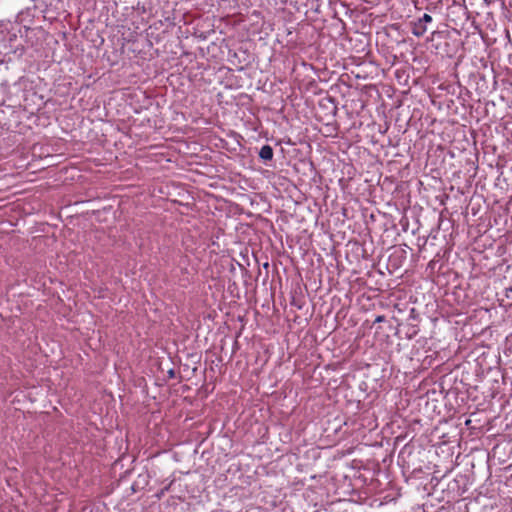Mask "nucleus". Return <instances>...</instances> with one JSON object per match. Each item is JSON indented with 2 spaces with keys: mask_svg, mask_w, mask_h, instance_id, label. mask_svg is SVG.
I'll use <instances>...</instances> for the list:
<instances>
[{
  "mask_svg": "<svg viewBox=\"0 0 512 512\" xmlns=\"http://www.w3.org/2000/svg\"><path fill=\"white\" fill-rule=\"evenodd\" d=\"M0 44L4 54L14 53L19 55L24 51L22 19L18 15L15 21L0 22Z\"/></svg>",
  "mask_w": 512,
  "mask_h": 512,
  "instance_id": "nucleus-1",
  "label": "nucleus"
},
{
  "mask_svg": "<svg viewBox=\"0 0 512 512\" xmlns=\"http://www.w3.org/2000/svg\"><path fill=\"white\" fill-rule=\"evenodd\" d=\"M418 20H420L422 23H424L427 26L428 23L432 22V17L429 14H424Z\"/></svg>",
  "mask_w": 512,
  "mask_h": 512,
  "instance_id": "nucleus-5",
  "label": "nucleus"
},
{
  "mask_svg": "<svg viewBox=\"0 0 512 512\" xmlns=\"http://www.w3.org/2000/svg\"><path fill=\"white\" fill-rule=\"evenodd\" d=\"M412 25V34L416 37H421L427 32V26L422 23L420 20L414 21L411 23Z\"/></svg>",
  "mask_w": 512,
  "mask_h": 512,
  "instance_id": "nucleus-3",
  "label": "nucleus"
},
{
  "mask_svg": "<svg viewBox=\"0 0 512 512\" xmlns=\"http://www.w3.org/2000/svg\"><path fill=\"white\" fill-rule=\"evenodd\" d=\"M24 49L41 43L45 38V30L41 27H29L22 24Z\"/></svg>",
  "mask_w": 512,
  "mask_h": 512,
  "instance_id": "nucleus-2",
  "label": "nucleus"
},
{
  "mask_svg": "<svg viewBox=\"0 0 512 512\" xmlns=\"http://www.w3.org/2000/svg\"><path fill=\"white\" fill-rule=\"evenodd\" d=\"M376 321H377V322L382 321V317H378V318L376 319Z\"/></svg>",
  "mask_w": 512,
  "mask_h": 512,
  "instance_id": "nucleus-6",
  "label": "nucleus"
},
{
  "mask_svg": "<svg viewBox=\"0 0 512 512\" xmlns=\"http://www.w3.org/2000/svg\"><path fill=\"white\" fill-rule=\"evenodd\" d=\"M259 156L263 160H271L273 158V149L269 145H264L260 149Z\"/></svg>",
  "mask_w": 512,
  "mask_h": 512,
  "instance_id": "nucleus-4",
  "label": "nucleus"
}]
</instances>
